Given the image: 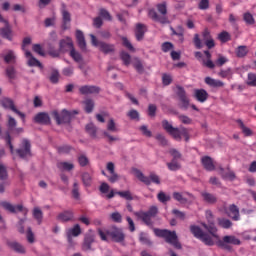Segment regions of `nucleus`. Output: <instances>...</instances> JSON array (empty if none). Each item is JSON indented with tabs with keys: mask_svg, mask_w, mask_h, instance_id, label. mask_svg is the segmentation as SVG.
<instances>
[{
	"mask_svg": "<svg viewBox=\"0 0 256 256\" xmlns=\"http://www.w3.org/2000/svg\"><path fill=\"white\" fill-rule=\"evenodd\" d=\"M107 171L110 173V176H107V179L110 183H117L121 177L115 172V164L113 162H108L106 165Z\"/></svg>",
	"mask_w": 256,
	"mask_h": 256,
	"instance_id": "obj_18",
	"label": "nucleus"
},
{
	"mask_svg": "<svg viewBox=\"0 0 256 256\" xmlns=\"http://www.w3.org/2000/svg\"><path fill=\"white\" fill-rule=\"evenodd\" d=\"M134 215L138 217V219H141L144 224L147 225V227H153V220L157 215H159V208L157 206H151L148 211L143 212H135Z\"/></svg>",
	"mask_w": 256,
	"mask_h": 256,
	"instance_id": "obj_4",
	"label": "nucleus"
},
{
	"mask_svg": "<svg viewBox=\"0 0 256 256\" xmlns=\"http://www.w3.org/2000/svg\"><path fill=\"white\" fill-rule=\"evenodd\" d=\"M91 43L94 47H99V50L104 53V55H109V53H115V45L109 44L103 41L97 40V37L90 34Z\"/></svg>",
	"mask_w": 256,
	"mask_h": 256,
	"instance_id": "obj_5",
	"label": "nucleus"
},
{
	"mask_svg": "<svg viewBox=\"0 0 256 256\" xmlns=\"http://www.w3.org/2000/svg\"><path fill=\"white\" fill-rule=\"evenodd\" d=\"M219 175L222 177V179H228L229 181H235L236 176L235 172L231 171L229 168H223L219 167Z\"/></svg>",
	"mask_w": 256,
	"mask_h": 256,
	"instance_id": "obj_24",
	"label": "nucleus"
},
{
	"mask_svg": "<svg viewBox=\"0 0 256 256\" xmlns=\"http://www.w3.org/2000/svg\"><path fill=\"white\" fill-rule=\"evenodd\" d=\"M166 165L169 171H179V169H181V164L177 160H171V162H168Z\"/></svg>",
	"mask_w": 256,
	"mask_h": 256,
	"instance_id": "obj_49",
	"label": "nucleus"
},
{
	"mask_svg": "<svg viewBox=\"0 0 256 256\" xmlns=\"http://www.w3.org/2000/svg\"><path fill=\"white\" fill-rule=\"evenodd\" d=\"M1 105L4 109H10V111H13L18 117L21 119H25V113L19 111L17 107H15V102L11 98H3L1 100Z\"/></svg>",
	"mask_w": 256,
	"mask_h": 256,
	"instance_id": "obj_11",
	"label": "nucleus"
},
{
	"mask_svg": "<svg viewBox=\"0 0 256 256\" xmlns=\"http://www.w3.org/2000/svg\"><path fill=\"white\" fill-rule=\"evenodd\" d=\"M155 139L160 143V145H162V147H166L168 141L167 138L163 136V134H157Z\"/></svg>",
	"mask_w": 256,
	"mask_h": 256,
	"instance_id": "obj_63",
	"label": "nucleus"
},
{
	"mask_svg": "<svg viewBox=\"0 0 256 256\" xmlns=\"http://www.w3.org/2000/svg\"><path fill=\"white\" fill-rule=\"evenodd\" d=\"M34 121L39 125H49V123H51V117L45 112H40L35 115Z\"/></svg>",
	"mask_w": 256,
	"mask_h": 256,
	"instance_id": "obj_21",
	"label": "nucleus"
},
{
	"mask_svg": "<svg viewBox=\"0 0 256 256\" xmlns=\"http://www.w3.org/2000/svg\"><path fill=\"white\" fill-rule=\"evenodd\" d=\"M176 95L179 97L180 103L178 104V107L180 109H183L184 111H187L189 109V98L187 97V92L185 91V88L183 86H176Z\"/></svg>",
	"mask_w": 256,
	"mask_h": 256,
	"instance_id": "obj_9",
	"label": "nucleus"
},
{
	"mask_svg": "<svg viewBox=\"0 0 256 256\" xmlns=\"http://www.w3.org/2000/svg\"><path fill=\"white\" fill-rule=\"evenodd\" d=\"M16 153L20 159H28V157H33V154L31 153V141H29L27 138L22 139L20 147L16 149Z\"/></svg>",
	"mask_w": 256,
	"mask_h": 256,
	"instance_id": "obj_7",
	"label": "nucleus"
},
{
	"mask_svg": "<svg viewBox=\"0 0 256 256\" xmlns=\"http://www.w3.org/2000/svg\"><path fill=\"white\" fill-rule=\"evenodd\" d=\"M69 55L71 58H73V61H75V63H81V61H83V56L81 55V53L75 50V48L70 51Z\"/></svg>",
	"mask_w": 256,
	"mask_h": 256,
	"instance_id": "obj_44",
	"label": "nucleus"
},
{
	"mask_svg": "<svg viewBox=\"0 0 256 256\" xmlns=\"http://www.w3.org/2000/svg\"><path fill=\"white\" fill-rule=\"evenodd\" d=\"M15 127H17V120L13 116H8V130L14 131Z\"/></svg>",
	"mask_w": 256,
	"mask_h": 256,
	"instance_id": "obj_59",
	"label": "nucleus"
},
{
	"mask_svg": "<svg viewBox=\"0 0 256 256\" xmlns=\"http://www.w3.org/2000/svg\"><path fill=\"white\" fill-rule=\"evenodd\" d=\"M59 77H61L59 70L53 69L49 76V81L56 85V83H59Z\"/></svg>",
	"mask_w": 256,
	"mask_h": 256,
	"instance_id": "obj_46",
	"label": "nucleus"
},
{
	"mask_svg": "<svg viewBox=\"0 0 256 256\" xmlns=\"http://www.w3.org/2000/svg\"><path fill=\"white\" fill-rule=\"evenodd\" d=\"M120 57L126 67H129V65H131V55H129V53L121 52Z\"/></svg>",
	"mask_w": 256,
	"mask_h": 256,
	"instance_id": "obj_57",
	"label": "nucleus"
},
{
	"mask_svg": "<svg viewBox=\"0 0 256 256\" xmlns=\"http://www.w3.org/2000/svg\"><path fill=\"white\" fill-rule=\"evenodd\" d=\"M154 235H156V237L165 239L166 243L173 245L175 249H182L181 242H179V237L177 236V232L168 229L154 228Z\"/></svg>",
	"mask_w": 256,
	"mask_h": 256,
	"instance_id": "obj_2",
	"label": "nucleus"
},
{
	"mask_svg": "<svg viewBox=\"0 0 256 256\" xmlns=\"http://www.w3.org/2000/svg\"><path fill=\"white\" fill-rule=\"evenodd\" d=\"M59 49L61 53H67L68 51H73L75 49V46H73V40L69 37L60 40L59 42Z\"/></svg>",
	"mask_w": 256,
	"mask_h": 256,
	"instance_id": "obj_19",
	"label": "nucleus"
},
{
	"mask_svg": "<svg viewBox=\"0 0 256 256\" xmlns=\"http://www.w3.org/2000/svg\"><path fill=\"white\" fill-rule=\"evenodd\" d=\"M139 241H140V243H142L143 245H148V247H151V246L153 245V242H151V240L149 239V237L147 236V234H145V232H141V233H140Z\"/></svg>",
	"mask_w": 256,
	"mask_h": 256,
	"instance_id": "obj_48",
	"label": "nucleus"
},
{
	"mask_svg": "<svg viewBox=\"0 0 256 256\" xmlns=\"http://www.w3.org/2000/svg\"><path fill=\"white\" fill-rule=\"evenodd\" d=\"M209 224L202 223V227L208 231V233L203 232V230L199 226L192 225L190 226V231L196 239H199L207 245L208 247H213L215 245V240L219 241V234H217V226H215L214 222H208Z\"/></svg>",
	"mask_w": 256,
	"mask_h": 256,
	"instance_id": "obj_1",
	"label": "nucleus"
},
{
	"mask_svg": "<svg viewBox=\"0 0 256 256\" xmlns=\"http://www.w3.org/2000/svg\"><path fill=\"white\" fill-rule=\"evenodd\" d=\"M7 177V167H5L3 164H0V181H5Z\"/></svg>",
	"mask_w": 256,
	"mask_h": 256,
	"instance_id": "obj_62",
	"label": "nucleus"
},
{
	"mask_svg": "<svg viewBox=\"0 0 256 256\" xmlns=\"http://www.w3.org/2000/svg\"><path fill=\"white\" fill-rule=\"evenodd\" d=\"M133 173H134V175H136V177H137V179H139V181H141L145 185H151L150 177L145 176V174H143V172H141V170L134 168Z\"/></svg>",
	"mask_w": 256,
	"mask_h": 256,
	"instance_id": "obj_31",
	"label": "nucleus"
},
{
	"mask_svg": "<svg viewBox=\"0 0 256 256\" xmlns=\"http://www.w3.org/2000/svg\"><path fill=\"white\" fill-rule=\"evenodd\" d=\"M247 53H249V49H247V46H238L236 49V57H246Z\"/></svg>",
	"mask_w": 256,
	"mask_h": 256,
	"instance_id": "obj_47",
	"label": "nucleus"
},
{
	"mask_svg": "<svg viewBox=\"0 0 256 256\" xmlns=\"http://www.w3.org/2000/svg\"><path fill=\"white\" fill-rule=\"evenodd\" d=\"M217 241L218 247H222V249H226V251H231L232 248L230 245H241V240L233 235L224 236L222 240L219 239Z\"/></svg>",
	"mask_w": 256,
	"mask_h": 256,
	"instance_id": "obj_8",
	"label": "nucleus"
},
{
	"mask_svg": "<svg viewBox=\"0 0 256 256\" xmlns=\"http://www.w3.org/2000/svg\"><path fill=\"white\" fill-rule=\"evenodd\" d=\"M116 195H119V197H122V199H126V201H133V195L131 194V191H118L116 192Z\"/></svg>",
	"mask_w": 256,
	"mask_h": 256,
	"instance_id": "obj_51",
	"label": "nucleus"
},
{
	"mask_svg": "<svg viewBox=\"0 0 256 256\" xmlns=\"http://www.w3.org/2000/svg\"><path fill=\"white\" fill-rule=\"evenodd\" d=\"M5 71L8 79H15L17 77V71L15 70L14 66H8Z\"/></svg>",
	"mask_w": 256,
	"mask_h": 256,
	"instance_id": "obj_50",
	"label": "nucleus"
},
{
	"mask_svg": "<svg viewBox=\"0 0 256 256\" xmlns=\"http://www.w3.org/2000/svg\"><path fill=\"white\" fill-rule=\"evenodd\" d=\"M25 57L29 59L28 65L30 67H40V69H43V64H41V62L37 60V58H34L33 54L29 50L25 51Z\"/></svg>",
	"mask_w": 256,
	"mask_h": 256,
	"instance_id": "obj_27",
	"label": "nucleus"
},
{
	"mask_svg": "<svg viewBox=\"0 0 256 256\" xmlns=\"http://www.w3.org/2000/svg\"><path fill=\"white\" fill-rule=\"evenodd\" d=\"M217 221L219 227H222V229H231V227H233V222L229 219L218 218Z\"/></svg>",
	"mask_w": 256,
	"mask_h": 256,
	"instance_id": "obj_41",
	"label": "nucleus"
},
{
	"mask_svg": "<svg viewBox=\"0 0 256 256\" xmlns=\"http://www.w3.org/2000/svg\"><path fill=\"white\" fill-rule=\"evenodd\" d=\"M73 211L71 210H66L63 211L62 213L58 214L57 219L58 221H61L62 223H67L69 221H73Z\"/></svg>",
	"mask_w": 256,
	"mask_h": 256,
	"instance_id": "obj_29",
	"label": "nucleus"
},
{
	"mask_svg": "<svg viewBox=\"0 0 256 256\" xmlns=\"http://www.w3.org/2000/svg\"><path fill=\"white\" fill-rule=\"evenodd\" d=\"M58 169H62L63 171H73L75 169V165L69 162H60L57 164Z\"/></svg>",
	"mask_w": 256,
	"mask_h": 256,
	"instance_id": "obj_42",
	"label": "nucleus"
},
{
	"mask_svg": "<svg viewBox=\"0 0 256 256\" xmlns=\"http://www.w3.org/2000/svg\"><path fill=\"white\" fill-rule=\"evenodd\" d=\"M243 19L248 25H255V18H253V15L251 13H244Z\"/></svg>",
	"mask_w": 256,
	"mask_h": 256,
	"instance_id": "obj_58",
	"label": "nucleus"
},
{
	"mask_svg": "<svg viewBox=\"0 0 256 256\" xmlns=\"http://www.w3.org/2000/svg\"><path fill=\"white\" fill-rule=\"evenodd\" d=\"M0 23H4L5 27L0 29V36L3 39H7L8 41H13V30L11 29V25L9 21H7L3 16L0 14Z\"/></svg>",
	"mask_w": 256,
	"mask_h": 256,
	"instance_id": "obj_10",
	"label": "nucleus"
},
{
	"mask_svg": "<svg viewBox=\"0 0 256 256\" xmlns=\"http://www.w3.org/2000/svg\"><path fill=\"white\" fill-rule=\"evenodd\" d=\"M4 140L6 141L7 147H9V149H10V153L13 155V153H15V147L13 146V143L11 142V134L9 132L6 133Z\"/></svg>",
	"mask_w": 256,
	"mask_h": 256,
	"instance_id": "obj_53",
	"label": "nucleus"
},
{
	"mask_svg": "<svg viewBox=\"0 0 256 256\" xmlns=\"http://www.w3.org/2000/svg\"><path fill=\"white\" fill-rule=\"evenodd\" d=\"M201 163L206 169V171H215V164H213V159L209 156H204L201 159Z\"/></svg>",
	"mask_w": 256,
	"mask_h": 256,
	"instance_id": "obj_30",
	"label": "nucleus"
},
{
	"mask_svg": "<svg viewBox=\"0 0 256 256\" xmlns=\"http://www.w3.org/2000/svg\"><path fill=\"white\" fill-rule=\"evenodd\" d=\"M162 127L167 133H169V135H171V137H173V139H175V141H181V137L179 136V128L173 127V125H171L167 120L162 121Z\"/></svg>",
	"mask_w": 256,
	"mask_h": 256,
	"instance_id": "obj_14",
	"label": "nucleus"
},
{
	"mask_svg": "<svg viewBox=\"0 0 256 256\" xmlns=\"http://www.w3.org/2000/svg\"><path fill=\"white\" fill-rule=\"evenodd\" d=\"M218 39L222 43H227V41H231V34L227 31H223L218 35Z\"/></svg>",
	"mask_w": 256,
	"mask_h": 256,
	"instance_id": "obj_55",
	"label": "nucleus"
},
{
	"mask_svg": "<svg viewBox=\"0 0 256 256\" xmlns=\"http://www.w3.org/2000/svg\"><path fill=\"white\" fill-rule=\"evenodd\" d=\"M204 55L206 56L207 60L202 59V65L207 67V69H213L215 67V62L211 60V52L209 50L204 51Z\"/></svg>",
	"mask_w": 256,
	"mask_h": 256,
	"instance_id": "obj_34",
	"label": "nucleus"
},
{
	"mask_svg": "<svg viewBox=\"0 0 256 256\" xmlns=\"http://www.w3.org/2000/svg\"><path fill=\"white\" fill-rule=\"evenodd\" d=\"M76 41L81 51H87V41H85V34H83V31L76 30Z\"/></svg>",
	"mask_w": 256,
	"mask_h": 256,
	"instance_id": "obj_22",
	"label": "nucleus"
},
{
	"mask_svg": "<svg viewBox=\"0 0 256 256\" xmlns=\"http://www.w3.org/2000/svg\"><path fill=\"white\" fill-rule=\"evenodd\" d=\"M229 211V217H231L233 221H239V219H241V214L239 213V207H237V205L231 204L229 206Z\"/></svg>",
	"mask_w": 256,
	"mask_h": 256,
	"instance_id": "obj_32",
	"label": "nucleus"
},
{
	"mask_svg": "<svg viewBox=\"0 0 256 256\" xmlns=\"http://www.w3.org/2000/svg\"><path fill=\"white\" fill-rule=\"evenodd\" d=\"M84 104V111L86 113H93V109H95V102L93 101V99H86L83 101Z\"/></svg>",
	"mask_w": 256,
	"mask_h": 256,
	"instance_id": "obj_36",
	"label": "nucleus"
},
{
	"mask_svg": "<svg viewBox=\"0 0 256 256\" xmlns=\"http://www.w3.org/2000/svg\"><path fill=\"white\" fill-rule=\"evenodd\" d=\"M2 57L7 65H15L17 63V56L13 50H7L6 54L2 55Z\"/></svg>",
	"mask_w": 256,
	"mask_h": 256,
	"instance_id": "obj_25",
	"label": "nucleus"
},
{
	"mask_svg": "<svg viewBox=\"0 0 256 256\" xmlns=\"http://www.w3.org/2000/svg\"><path fill=\"white\" fill-rule=\"evenodd\" d=\"M133 67L140 75H143V73H145V67H143V62H141L139 58H134Z\"/></svg>",
	"mask_w": 256,
	"mask_h": 256,
	"instance_id": "obj_39",
	"label": "nucleus"
},
{
	"mask_svg": "<svg viewBox=\"0 0 256 256\" xmlns=\"http://www.w3.org/2000/svg\"><path fill=\"white\" fill-rule=\"evenodd\" d=\"M2 207L6 211H9V213H19V212L23 211V205H21V204L13 205L9 202H2Z\"/></svg>",
	"mask_w": 256,
	"mask_h": 256,
	"instance_id": "obj_26",
	"label": "nucleus"
},
{
	"mask_svg": "<svg viewBox=\"0 0 256 256\" xmlns=\"http://www.w3.org/2000/svg\"><path fill=\"white\" fill-rule=\"evenodd\" d=\"M78 163L80 167H87V165H89V158H87L85 155H80L78 157Z\"/></svg>",
	"mask_w": 256,
	"mask_h": 256,
	"instance_id": "obj_61",
	"label": "nucleus"
},
{
	"mask_svg": "<svg viewBox=\"0 0 256 256\" xmlns=\"http://www.w3.org/2000/svg\"><path fill=\"white\" fill-rule=\"evenodd\" d=\"M61 13H62V29L64 31H67V29L71 28V13L67 11V6L65 4H62Z\"/></svg>",
	"mask_w": 256,
	"mask_h": 256,
	"instance_id": "obj_15",
	"label": "nucleus"
},
{
	"mask_svg": "<svg viewBox=\"0 0 256 256\" xmlns=\"http://www.w3.org/2000/svg\"><path fill=\"white\" fill-rule=\"evenodd\" d=\"M101 92L99 86L84 85L79 88L80 95H97Z\"/></svg>",
	"mask_w": 256,
	"mask_h": 256,
	"instance_id": "obj_17",
	"label": "nucleus"
},
{
	"mask_svg": "<svg viewBox=\"0 0 256 256\" xmlns=\"http://www.w3.org/2000/svg\"><path fill=\"white\" fill-rule=\"evenodd\" d=\"M178 135L180 137V141H182L183 137L186 143H189V139H191V134H189V129L180 126L178 128Z\"/></svg>",
	"mask_w": 256,
	"mask_h": 256,
	"instance_id": "obj_35",
	"label": "nucleus"
},
{
	"mask_svg": "<svg viewBox=\"0 0 256 256\" xmlns=\"http://www.w3.org/2000/svg\"><path fill=\"white\" fill-rule=\"evenodd\" d=\"M86 132L92 139H97V126L95 124L90 123L86 125Z\"/></svg>",
	"mask_w": 256,
	"mask_h": 256,
	"instance_id": "obj_40",
	"label": "nucleus"
},
{
	"mask_svg": "<svg viewBox=\"0 0 256 256\" xmlns=\"http://www.w3.org/2000/svg\"><path fill=\"white\" fill-rule=\"evenodd\" d=\"M107 235H109V237H111L112 241H115V243H123V241H125V234L120 228H112L107 232Z\"/></svg>",
	"mask_w": 256,
	"mask_h": 256,
	"instance_id": "obj_13",
	"label": "nucleus"
},
{
	"mask_svg": "<svg viewBox=\"0 0 256 256\" xmlns=\"http://www.w3.org/2000/svg\"><path fill=\"white\" fill-rule=\"evenodd\" d=\"M77 111L69 112L67 110H62L61 114L57 111L52 113L57 125H62V123H71V119H73V115H77Z\"/></svg>",
	"mask_w": 256,
	"mask_h": 256,
	"instance_id": "obj_6",
	"label": "nucleus"
},
{
	"mask_svg": "<svg viewBox=\"0 0 256 256\" xmlns=\"http://www.w3.org/2000/svg\"><path fill=\"white\" fill-rule=\"evenodd\" d=\"M33 217L34 219H36L38 225H41V223H43V211H41L39 208H34Z\"/></svg>",
	"mask_w": 256,
	"mask_h": 256,
	"instance_id": "obj_43",
	"label": "nucleus"
},
{
	"mask_svg": "<svg viewBox=\"0 0 256 256\" xmlns=\"http://www.w3.org/2000/svg\"><path fill=\"white\" fill-rule=\"evenodd\" d=\"M145 33H147V26L141 23L136 24L135 37L137 41H143Z\"/></svg>",
	"mask_w": 256,
	"mask_h": 256,
	"instance_id": "obj_23",
	"label": "nucleus"
},
{
	"mask_svg": "<svg viewBox=\"0 0 256 256\" xmlns=\"http://www.w3.org/2000/svg\"><path fill=\"white\" fill-rule=\"evenodd\" d=\"M172 197L175 201H178V203H181L182 205H185L188 202L187 198L183 197L181 192H173Z\"/></svg>",
	"mask_w": 256,
	"mask_h": 256,
	"instance_id": "obj_45",
	"label": "nucleus"
},
{
	"mask_svg": "<svg viewBox=\"0 0 256 256\" xmlns=\"http://www.w3.org/2000/svg\"><path fill=\"white\" fill-rule=\"evenodd\" d=\"M71 235H73V237H79V235H81V226H79V224H76L72 229L68 231V241L70 243Z\"/></svg>",
	"mask_w": 256,
	"mask_h": 256,
	"instance_id": "obj_38",
	"label": "nucleus"
},
{
	"mask_svg": "<svg viewBox=\"0 0 256 256\" xmlns=\"http://www.w3.org/2000/svg\"><path fill=\"white\" fill-rule=\"evenodd\" d=\"M6 246L11 249V251H14V253H19L20 255L25 254V246H23L21 243L13 240H6Z\"/></svg>",
	"mask_w": 256,
	"mask_h": 256,
	"instance_id": "obj_16",
	"label": "nucleus"
},
{
	"mask_svg": "<svg viewBox=\"0 0 256 256\" xmlns=\"http://www.w3.org/2000/svg\"><path fill=\"white\" fill-rule=\"evenodd\" d=\"M162 83L165 87H167L168 85H171V83H173V77H171L170 74H163Z\"/></svg>",
	"mask_w": 256,
	"mask_h": 256,
	"instance_id": "obj_60",
	"label": "nucleus"
},
{
	"mask_svg": "<svg viewBox=\"0 0 256 256\" xmlns=\"http://www.w3.org/2000/svg\"><path fill=\"white\" fill-rule=\"evenodd\" d=\"M95 243V235L93 232H89L85 235L82 243V251H95L93 244Z\"/></svg>",
	"mask_w": 256,
	"mask_h": 256,
	"instance_id": "obj_12",
	"label": "nucleus"
},
{
	"mask_svg": "<svg viewBox=\"0 0 256 256\" xmlns=\"http://www.w3.org/2000/svg\"><path fill=\"white\" fill-rule=\"evenodd\" d=\"M237 123L239 124L240 129L242 130L244 135H246V137H250V135H253V131L247 128L242 120H238Z\"/></svg>",
	"mask_w": 256,
	"mask_h": 256,
	"instance_id": "obj_54",
	"label": "nucleus"
},
{
	"mask_svg": "<svg viewBox=\"0 0 256 256\" xmlns=\"http://www.w3.org/2000/svg\"><path fill=\"white\" fill-rule=\"evenodd\" d=\"M157 199L158 201H160V203H168V201H171V196L165 194V192L160 191L157 195Z\"/></svg>",
	"mask_w": 256,
	"mask_h": 256,
	"instance_id": "obj_52",
	"label": "nucleus"
},
{
	"mask_svg": "<svg viewBox=\"0 0 256 256\" xmlns=\"http://www.w3.org/2000/svg\"><path fill=\"white\" fill-rule=\"evenodd\" d=\"M156 7L158 13L161 14V16L157 14V11L151 9L148 12V16L150 17V19H152V21H156L157 23H161L162 25H166L167 23H169V19L167 18V16H165L167 15V2L157 4Z\"/></svg>",
	"mask_w": 256,
	"mask_h": 256,
	"instance_id": "obj_3",
	"label": "nucleus"
},
{
	"mask_svg": "<svg viewBox=\"0 0 256 256\" xmlns=\"http://www.w3.org/2000/svg\"><path fill=\"white\" fill-rule=\"evenodd\" d=\"M194 97L199 101V103H205L209 99V93L205 89H196L194 90Z\"/></svg>",
	"mask_w": 256,
	"mask_h": 256,
	"instance_id": "obj_28",
	"label": "nucleus"
},
{
	"mask_svg": "<svg viewBox=\"0 0 256 256\" xmlns=\"http://www.w3.org/2000/svg\"><path fill=\"white\" fill-rule=\"evenodd\" d=\"M204 81H205L206 85H209V87H214V88L225 87V83H223V81L213 79L209 76L206 77Z\"/></svg>",
	"mask_w": 256,
	"mask_h": 256,
	"instance_id": "obj_33",
	"label": "nucleus"
},
{
	"mask_svg": "<svg viewBox=\"0 0 256 256\" xmlns=\"http://www.w3.org/2000/svg\"><path fill=\"white\" fill-rule=\"evenodd\" d=\"M246 84L249 87H256V74L255 73H248V78Z\"/></svg>",
	"mask_w": 256,
	"mask_h": 256,
	"instance_id": "obj_56",
	"label": "nucleus"
},
{
	"mask_svg": "<svg viewBox=\"0 0 256 256\" xmlns=\"http://www.w3.org/2000/svg\"><path fill=\"white\" fill-rule=\"evenodd\" d=\"M72 195L75 199H79V197H80L78 182H74V184H73Z\"/></svg>",
	"mask_w": 256,
	"mask_h": 256,
	"instance_id": "obj_64",
	"label": "nucleus"
},
{
	"mask_svg": "<svg viewBox=\"0 0 256 256\" xmlns=\"http://www.w3.org/2000/svg\"><path fill=\"white\" fill-rule=\"evenodd\" d=\"M200 195L202 197V201L204 203H207V205H215L217 204V201H219L216 194H213L208 191H202L200 192Z\"/></svg>",
	"mask_w": 256,
	"mask_h": 256,
	"instance_id": "obj_20",
	"label": "nucleus"
},
{
	"mask_svg": "<svg viewBox=\"0 0 256 256\" xmlns=\"http://www.w3.org/2000/svg\"><path fill=\"white\" fill-rule=\"evenodd\" d=\"M81 179L84 187H91V183H93V176H91L89 172H84Z\"/></svg>",
	"mask_w": 256,
	"mask_h": 256,
	"instance_id": "obj_37",
	"label": "nucleus"
}]
</instances>
